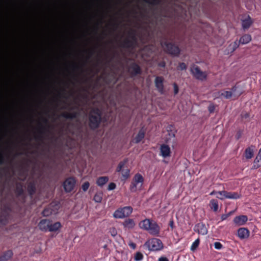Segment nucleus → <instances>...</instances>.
<instances>
[{"instance_id": "f257e3e1", "label": "nucleus", "mask_w": 261, "mask_h": 261, "mask_svg": "<svg viewBox=\"0 0 261 261\" xmlns=\"http://www.w3.org/2000/svg\"><path fill=\"white\" fill-rule=\"evenodd\" d=\"M39 229L44 232H56L59 231L62 227L60 222L53 223L50 219H42L38 223Z\"/></svg>"}, {"instance_id": "f03ea898", "label": "nucleus", "mask_w": 261, "mask_h": 261, "mask_svg": "<svg viewBox=\"0 0 261 261\" xmlns=\"http://www.w3.org/2000/svg\"><path fill=\"white\" fill-rule=\"evenodd\" d=\"M140 228L148 231L153 235L158 234L160 228L156 222L149 219H146L141 221L139 224Z\"/></svg>"}, {"instance_id": "7ed1b4c3", "label": "nucleus", "mask_w": 261, "mask_h": 261, "mask_svg": "<svg viewBox=\"0 0 261 261\" xmlns=\"http://www.w3.org/2000/svg\"><path fill=\"white\" fill-rule=\"evenodd\" d=\"M144 182L143 176L139 173L135 174L132 182L130 190L133 192L141 190Z\"/></svg>"}, {"instance_id": "20e7f679", "label": "nucleus", "mask_w": 261, "mask_h": 261, "mask_svg": "<svg viewBox=\"0 0 261 261\" xmlns=\"http://www.w3.org/2000/svg\"><path fill=\"white\" fill-rule=\"evenodd\" d=\"M132 212L133 208L131 206H125L116 210L113 213V216L116 219H123L128 217Z\"/></svg>"}, {"instance_id": "39448f33", "label": "nucleus", "mask_w": 261, "mask_h": 261, "mask_svg": "<svg viewBox=\"0 0 261 261\" xmlns=\"http://www.w3.org/2000/svg\"><path fill=\"white\" fill-rule=\"evenodd\" d=\"M145 245L149 250L152 251L161 250L163 248L162 241L156 238L149 240L145 243Z\"/></svg>"}, {"instance_id": "423d86ee", "label": "nucleus", "mask_w": 261, "mask_h": 261, "mask_svg": "<svg viewBox=\"0 0 261 261\" xmlns=\"http://www.w3.org/2000/svg\"><path fill=\"white\" fill-rule=\"evenodd\" d=\"M191 72L194 78L200 81H204L207 80V72L202 71L196 66H194L191 68Z\"/></svg>"}, {"instance_id": "0eeeda50", "label": "nucleus", "mask_w": 261, "mask_h": 261, "mask_svg": "<svg viewBox=\"0 0 261 261\" xmlns=\"http://www.w3.org/2000/svg\"><path fill=\"white\" fill-rule=\"evenodd\" d=\"M90 125L92 128L96 127L100 121L99 111L97 109L91 111L90 115Z\"/></svg>"}, {"instance_id": "6e6552de", "label": "nucleus", "mask_w": 261, "mask_h": 261, "mask_svg": "<svg viewBox=\"0 0 261 261\" xmlns=\"http://www.w3.org/2000/svg\"><path fill=\"white\" fill-rule=\"evenodd\" d=\"M127 163V160H124L119 164L117 168V171L121 173L124 180L126 179L129 176V170L127 168H123Z\"/></svg>"}, {"instance_id": "1a4fd4ad", "label": "nucleus", "mask_w": 261, "mask_h": 261, "mask_svg": "<svg viewBox=\"0 0 261 261\" xmlns=\"http://www.w3.org/2000/svg\"><path fill=\"white\" fill-rule=\"evenodd\" d=\"M75 182L76 181L74 178L72 177L67 178L63 184L65 191L66 192L72 191L75 187Z\"/></svg>"}, {"instance_id": "9d476101", "label": "nucleus", "mask_w": 261, "mask_h": 261, "mask_svg": "<svg viewBox=\"0 0 261 261\" xmlns=\"http://www.w3.org/2000/svg\"><path fill=\"white\" fill-rule=\"evenodd\" d=\"M58 208L59 205L57 204L51 205L44 209L42 214L44 217H48L52 215H56L58 213Z\"/></svg>"}, {"instance_id": "9b49d317", "label": "nucleus", "mask_w": 261, "mask_h": 261, "mask_svg": "<svg viewBox=\"0 0 261 261\" xmlns=\"http://www.w3.org/2000/svg\"><path fill=\"white\" fill-rule=\"evenodd\" d=\"M164 79L162 77L157 76L154 80L155 87L161 94L164 93Z\"/></svg>"}, {"instance_id": "f8f14e48", "label": "nucleus", "mask_w": 261, "mask_h": 261, "mask_svg": "<svg viewBox=\"0 0 261 261\" xmlns=\"http://www.w3.org/2000/svg\"><path fill=\"white\" fill-rule=\"evenodd\" d=\"M239 46V44L237 41L230 43L225 48L224 54L227 55L231 54Z\"/></svg>"}, {"instance_id": "ddd939ff", "label": "nucleus", "mask_w": 261, "mask_h": 261, "mask_svg": "<svg viewBox=\"0 0 261 261\" xmlns=\"http://www.w3.org/2000/svg\"><path fill=\"white\" fill-rule=\"evenodd\" d=\"M160 154L164 158H168L171 155L170 147L166 144H163L160 147Z\"/></svg>"}, {"instance_id": "4468645a", "label": "nucleus", "mask_w": 261, "mask_h": 261, "mask_svg": "<svg viewBox=\"0 0 261 261\" xmlns=\"http://www.w3.org/2000/svg\"><path fill=\"white\" fill-rule=\"evenodd\" d=\"M165 49H166L169 54L173 55H177L179 52V48L177 46L171 43L167 44L165 47Z\"/></svg>"}, {"instance_id": "2eb2a0df", "label": "nucleus", "mask_w": 261, "mask_h": 261, "mask_svg": "<svg viewBox=\"0 0 261 261\" xmlns=\"http://www.w3.org/2000/svg\"><path fill=\"white\" fill-rule=\"evenodd\" d=\"M248 221V218L245 215H240L234 217L233 219L234 223L237 226H242L244 225Z\"/></svg>"}, {"instance_id": "dca6fc26", "label": "nucleus", "mask_w": 261, "mask_h": 261, "mask_svg": "<svg viewBox=\"0 0 261 261\" xmlns=\"http://www.w3.org/2000/svg\"><path fill=\"white\" fill-rule=\"evenodd\" d=\"M194 230L199 234L205 235L207 233V229L203 223L197 224L194 228Z\"/></svg>"}, {"instance_id": "f3484780", "label": "nucleus", "mask_w": 261, "mask_h": 261, "mask_svg": "<svg viewBox=\"0 0 261 261\" xmlns=\"http://www.w3.org/2000/svg\"><path fill=\"white\" fill-rule=\"evenodd\" d=\"M249 231L246 228H240L238 230L237 235L240 239H247L249 236Z\"/></svg>"}, {"instance_id": "a211bd4d", "label": "nucleus", "mask_w": 261, "mask_h": 261, "mask_svg": "<svg viewBox=\"0 0 261 261\" xmlns=\"http://www.w3.org/2000/svg\"><path fill=\"white\" fill-rule=\"evenodd\" d=\"M253 23V21L249 16L242 20V27L244 30L248 29Z\"/></svg>"}, {"instance_id": "6ab92c4d", "label": "nucleus", "mask_w": 261, "mask_h": 261, "mask_svg": "<svg viewBox=\"0 0 261 261\" xmlns=\"http://www.w3.org/2000/svg\"><path fill=\"white\" fill-rule=\"evenodd\" d=\"M251 40V36L250 34H246L240 37L238 43L239 44H246L249 43Z\"/></svg>"}, {"instance_id": "aec40b11", "label": "nucleus", "mask_w": 261, "mask_h": 261, "mask_svg": "<svg viewBox=\"0 0 261 261\" xmlns=\"http://www.w3.org/2000/svg\"><path fill=\"white\" fill-rule=\"evenodd\" d=\"M236 90H237V87H232L231 88V91H224L223 92H222L221 94V95L222 96H223L224 97H225L226 99L230 98L233 95H234V93L236 91Z\"/></svg>"}, {"instance_id": "412c9836", "label": "nucleus", "mask_w": 261, "mask_h": 261, "mask_svg": "<svg viewBox=\"0 0 261 261\" xmlns=\"http://www.w3.org/2000/svg\"><path fill=\"white\" fill-rule=\"evenodd\" d=\"M135 225L136 224L135 221L132 219H127L125 220L123 223V225L124 228L127 229H133L135 227Z\"/></svg>"}, {"instance_id": "4be33fe9", "label": "nucleus", "mask_w": 261, "mask_h": 261, "mask_svg": "<svg viewBox=\"0 0 261 261\" xmlns=\"http://www.w3.org/2000/svg\"><path fill=\"white\" fill-rule=\"evenodd\" d=\"M254 147L251 146L247 148L245 150V156L246 159L249 160L253 156Z\"/></svg>"}, {"instance_id": "5701e85b", "label": "nucleus", "mask_w": 261, "mask_h": 261, "mask_svg": "<svg viewBox=\"0 0 261 261\" xmlns=\"http://www.w3.org/2000/svg\"><path fill=\"white\" fill-rule=\"evenodd\" d=\"M261 166V147L259 150L258 154L256 157L254 161L253 168L254 169H257Z\"/></svg>"}, {"instance_id": "b1692460", "label": "nucleus", "mask_w": 261, "mask_h": 261, "mask_svg": "<svg viewBox=\"0 0 261 261\" xmlns=\"http://www.w3.org/2000/svg\"><path fill=\"white\" fill-rule=\"evenodd\" d=\"M227 199H238L241 197L240 193L238 192H231L226 191Z\"/></svg>"}, {"instance_id": "393cba45", "label": "nucleus", "mask_w": 261, "mask_h": 261, "mask_svg": "<svg viewBox=\"0 0 261 261\" xmlns=\"http://www.w3.org/2000/svg\"><path fill=\"white\" fill-rule=\"evenodd\" d=\"M109 180L107 176H102L98 178L96 181L97 185L99 187H102L105 185Z\"/></svg>"}, {"instance_id": "a878e982", "label": "nucleus", "mask_w": 261, "mask_h": 261, "mask_svg": "<svg viewBox=\"0 0 261 261\" xmlns=\"http://www.w3.org/2000/svg\"><path fill=\"white\" fill-rule=\"evenodd\" d=\"M12 256L11 251H7L0 257V261H7L10 259Z\"/></svg>"}, {"instance_id": "bb28decb", "label": "nucleus", "mask_w": 261, "mask_h": 261, "mask_svg": "<svg viewBox=\"0 0 261 261\" xmlns=\"http://www.w3.org/2000/svg\"><path fill=\"white\" fill-rule=\"evenodd\" d=\"M145 133L143 130H140L135 138L136 143H139L144 137Z\"/></svg>"}, {"instance_id": "cd10ccee", "label": "nucleus", "mask_w": 261, "mask_h": 261, "mask_svg": "<svg viewBox=\"0 0 261 261\" xmlns=\"http://www.w3.org/2000/svg\"><path fill=\"white\" fill-rule=\"evenodd\" d=\"M103 194L101 192L96 193L93 198L94 201L96 203H100L102 199Z\"/></svg>"}, {"instance_id": "c85d7f7f", "label": "nucleus", "mask_w": 261, "mask_h": 261, "mask_svg": "<svg viewBox=\"0 0 261 261\" xmlns=\"http://www.w3.org/2000/svg\"><path fill=\"white\" fill-rule=\"evenodd\" d=\"M218 194L220 196H217L216 197L220 200H223L225 199H227L226 191H220L218 192Z\"/></svg>"}, {"instance_id": "c756f323", "label": "nucleus", "mask_w": 261, "mask_h": 261, "mask_svg": "<svg viewBox=\"0 0 261 261\" xmlns=\"http://www.w3.org/2000/svg\"><path fill=\"white\" fill-rule=\"evenodd\" d=\"M210 203L211 204V208L214 212H217L218 209V204L217 201L215 199H212L211 200Z\"/></svg>"}, {"instance_id": "7c9ffc66", "label": "nucleus", "mask_w": 261, "mask_h": 261, "mask_svg": "<svg viewBox=\"0 0 261 261\" xmlns=\"http://www.w3.org/2000/svg\"><path fill=\"white\" fill-rule=\"evenodd\" d=\"M199 239H196L192 244L191 246V250L192 251H194L196 249V248L198 247L199 244Z\"/></svg>"}, {"instance_id": "2f4dec72", "label": "nucleus", "mask_w": 261, "mask_h": 261, "mask_svg": "<svg viewBox=\"0 0 261 261\" xmlns=\"http://www.w3.org/2000/svg\"><path fill=\"white\" fill-rule=\"evenodd\" d=\"M143 258V255L142 253L140 252H137L134 256V259L135 261H140Z\"/></svg>"}, {"instance_id": "473e14b6", "label": "nucleus", "mask_w": 261, "mask_h": 261, "mask_svg": "<svg viewBox=\"0 0 261 261\" xmlns=\"http://www.w3.org/2000/svg\"><path fill=\"white\" fill-rule=\"evenodd\" d=\"M90 184L88 182H85L82 186V189L84 192H86L89 188Z\"/></svg>"}, {"instance_id": "72a5a7b5", "label": "nucleus", "mask_w": 261, "mask_h": 261, "mask_svg": "<svg viewBox=\"0 0 261 261\" xmlns=\"http://www.w3.org/2000/svg\"><path fill=\"white\" fill-rule=\"evenodd\" d=\"M116 188V185L113 182H111L109 184L108 190L109 191L113 190Z\"/></svg>"}, {"instance_id": "f704fd0d", "label": "nucleus", "mask_w": 261, "mask_h": 261, "mask_svg": "<svg viewBox=\"0 0 261 261\" xmlns=\"http://www.w3.org/2000/svg\"><path fill=\"white\" fill-rule=\"evenodd\" d=\"M214 247L217 249H221L222 247V245L219 242H215L214 243Z\"/></svg>"}, {"instance_id": "c9c22d12", "label": "nucleus", "mask_w": 261, "mask_h": 261, "mask_svg": "<svg viewBox=\"0 0 261 261\" xmlns=\"http://www.w3.org/2000/svg\"><path fill=\"white\" fill-rule=\"evenodd\" d=\"M173 90L174 94H177L178 92V87L176 84H173Z\"/></svg>"}, {"instance_id": "e433bc0d", "label": "nucleus", "mask_w": 261, "mask_h": 261, "mask_svg": "<svg viewBox=\"0 0 261 261\" xmlns=\"http://www.w3.org/2000/svg\"><path fill=\"white\" fill-rule=\"evenodd\" d=\"M208 109L210 112L213 113L214 111L215 108L214 105L211 104L209 106Z\"/></svg>"}, {"instance_id": "4c0bfd02", "label": "nucleus", "mask_w": 261, "mask_h": 261, "mask_svg": "<svg viewBox=\"0 0 261 261\" xmlns=\"http://www.w3.org/2000/svg\"><path fill=\"white\" fill-rule=\"evenodd\" d=\"M179 68L181 70H185L187 68V66L185 63H181L179 65Z\"/></svg>"}, {"instance_id": "58836bf2", "label": "nucleus", "mask_w": 261, "mask_h": 261, "mask_svg": "<svg viewBox=\"0 0 261 261\" xmlns=\"http://www.w3.org/2000/svg\"><path fill=\"white\" fill-rule=\"evenodd\" d=\"M230 215V213L222 215L221 217V220L222 221L226 220Z\"/></svg>"}, {"instance_id": "ea45409f", "label": "nucleus", "mask_w": 261, "mask_h": 261, "mask_svg": "<svg viewBox=\"0 0 261 261\" xmlns=\"http://www.w3.org/2000/svg\"><path fill=\"white\" fill-rule=\"evenodd\" d=\"M158 261H169L168 258L166 257H161L159 258Z\"/></svg>"}, {"instance_id": "a19ab883", "label": "nucleus", "mask_w": 261, "mask_h": 261, "mask_svg": "<svg viewBox=\"0 0 261 261\" xmlns=\"http://www.w3.org/2000/svg\"><path fill=\"white\" fill-rule=\"evenodd\" d=\"M129 246L132 247L133 249H135L136 248V245L134 243H129Z\"/></svg>"}, {"instance_id": "79ce46f5", "label": "nucleus", "mask_w": 261, "mask_h": 261, "mask_svg": "<svg viewBox=\"0 0 261 261\" xmlns=\"http://www.w3.org/2000/svg\"><path fill=\"white\" fill-rule=\"evenodd\" d=\"M218 191H216L215 190L212 191L211 193H210V195H214L215 194H218Z\"/></svg>"}, {"instance_id": "37998d69", "label": "nucleus", "mask_w": 261, "mask_h": 261, "mask_svg": "<svg viewBox=\"0 0 261 261\" xmlns=\"http://www.w3.org/2000/svg\"><path fill=\"white\" fill-rule=\"evenodd\" d=\"M136 69V73H137L139 72L140 71V69H139V68L138 67V66H136L135 67Z\"/></svg>"}, {"instance_id": "c03bdc74", "label": "nucleus", "mask_w": 261, "mask_h": 261, "mask_svg": "<svg viewBox=\"0 0 261 261\" xmlns=\"http://www.w3.org/2000/svg\"><path fill=\"white\" fill-rule=\"evenodd\" d=\"M171 137H172L173 138V139H174V135H171Z\"/></svg>"}, {"instance_id": "a18cd8bd", "label": "nucleus", "mask_w": 261, "mask_h": 261, "mask_svg": "<svg viewBox=\"0 0 261 261\" xmlns=\"http://www.w3.org/2000/svg\"><path fill=\"white\" fill-rule=\"evenodd\" d=\"M229 213H230V215L232 214V212H229Z\"/></svg>"}, {"instance_id": "49530a36", "label": "nucleus", "mask_w": 261, "mask_h": 261, "mask_svg": "<svg viewBox=\"0 0 261 261\" xmlns=\"http://www.w3.org/2000/svg\"><path fill=\"white\" fill-rule=\"evenodd\" d=\"M240 94H241V93H239L238 95L239 96V95H240Z\"/></svg>"}]
</instances>
